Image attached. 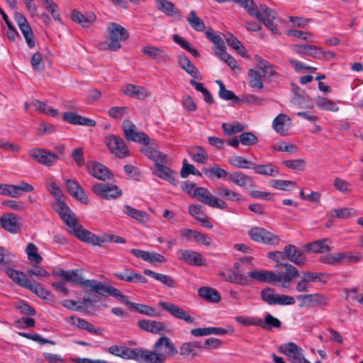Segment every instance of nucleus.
Segmentation results:
<instances>
[{
    "mask_svg": "<svg viewBox=\"0 0 363 363\" xmlns=\"http://www.w3.org/2000/svg\"><path fill=\"white\" fill-rule=\"evenodd\" d=\"M54 274L57 277H63L67 281H71L74 285H80L84 288H89L91 291L104 296H111L126 305L129 303L128 297L123 294L118 289L95 279L85 280L78 274L77 269L66 271L61 269L54 272Z\"/></svg>",
    "mask_w": 363,
    "mask_h": 363,
    "instance_id": "obj_1",
    "label": "nucleus"
},
{
    "mask_svg": "<svg viewBox=\"0 0 363 363\" xmlns=\"http://www.w3.org/2000/svg\"><path fill=\"white\" fill-rule=\"evenodd\" d=\"M177 353L178 350L170 338L160 337L152 350L140 347V363H165L168 358Z\"/></svg>",
    "mask_w": 363,
    "mask_h": 363,
    "instance_id": "obj_2",
    "label": "nucleus"
},
{
    "mask_svg": "<svg viewBox=\"0 0 363 363\" xmlns=\"http://www.w3.org/2000/svg\"><path fill=\"white\" fill-rule=\"evenodd\" d=\"M108 40L99 44L101 50H110L116 51L121 48V41L126 40L129 38L128 31L119 24L110 23L107 28Z\"/></svg>",
    "mask_w": 363,
    "mask_h": 363,
    "instance_id": "obj_3",
    "label": "nucleus"
},
{
    "mask_svg": "<svg viewBox=\"0 0 363 363\" xmlns=\"http://www.w3.org/2000/svg\"><path fill=\"white\" fill-rule=\"evenodd\" d=\"M194 196H196L200 202L209 206L210 207L221 210H224L228 207V204L225 201L213 196L205 187H197L194 189Z\"/></svg>",
    "mask_w": 363,
    "mask_h": 363,
    "instance_id": "obj_4",
    "label": "nucleus"
},
{
    "mask_svg": "<svg viewBox=\"0 0 363 363\" xmlns=\"http://www.w3.org/2000/svg\"><path fill=\"white\" fill-rule=\"evenodd\" d=\"M248 235L253 241L264 245H277L280 242L278 235L260 227L252 228L248 231Z\"/></svg>",
    "mask_w": 363,
    "mask_h": 363,
    "instance_id": "obj_5",
    "label": "nucleus"
},
{
    "mask_svg": "<svg viewBox=\"0 0 363 363\" xmlns=\"http://www.w3.org/2000/svg\"><path fill=\"white\" fill-rule=\"evenodd\" d=\"M28 155L38 163L46 167L54 165L59 160L57 154L45 148H32L28 150Z\"/></svg>",
    "mask_w": 363,
    "mask_h": 363,
    "instance_id": "obj_6",
    "label": "nucleus"
},
{
    "mask_svg": "<svg viewBox=\"0 0 363 363\" xmlns=\"http://www.w3.org/2000/svg\"><path fill=\"white\" fill-rule=\"evenodd\" d=\"M296 299L300 308H320L328 304V298L320 293L298 294Z\"/></svg>",
    "mask_w": 363,
    "mask_h": 363,
    "instance_id": "obj_7",
    "label": "nucleus"
},
{
    "mask_svg": "<svg viewBox=\"0 0 363 363\" xmlns=\"http://www.w3.org/2000/svg\"><path fill=\"white\" fill-rule=\"evenodd\" d=\"M105 143L110 152L118 158L129 156V151L124 140L119 136L110 135L106 137Z\"/></svg>",
    "mask_w": 363,
    "mask_h": 363,
    "instance_id": "obj_8",
    "label": "nucleus"
},
{
    "mask_svg": "<svg viewBox=\"0 0 363 363\" xmlns=\"http://www.w3.org/2000/svg\"><path fill=\"white\" fill-rule=\"evenodd\" d=\"M33 190L34 187L25 181L18 185L0 184V194L13 198H18L23 192H31Z\"/></svg>",
    "mask_w": 363,
    "mask_h": 363,
    "instance_id": "obj_9",
    "label": "nucleus"
},
{
    "mask_svg": "<svg viewBox=\"0 0 363 363\" xmlns=\"http://www.w3.org/2000/svg\"><path fill=\"white\" fill-rule=\"evenodd\" d=\"M92 191L96 196L105 199H116L122 194V191L116 185L104 183L94 184Z\"/></svg>",
    "mask_w": 363,
    "mask_h": 363,
    "instance_id": "obj_10",
    "label": "nucleus"
},
{
    "mask_svg": "<svg viewBox=\"0 0 363 363\" xmlns=\"http://www.w3.org/2000/svg\"><path fill=\"white\" fill-rule=\"evenodd\" d=\"M279 266L286 268L283 274H276L274 284H280L283 288H289L290 282L298 276V269L293 265L288 263H280Z\"/></svg>",
    "mask_w": 363,
    "mask_h": 363,
    "instance_id": "obj_11",
    "label": "nucleus"
},
{
    "mask_svg": "<svg viewBox=\"0 0 363 363\" xmlns=\"http://www.w3.org/2000/svg\"><path fill=\"white\" fill-rule=\"evenodd\" d=\"M110 354L125 359H133L140 362V347L129 348L125 346L112 345L108 347Z\"/></svg>",
    "mask_w": 363,
    "mask_h": 363,
    "instance_id": "obj_12",
    "label": "nucleus"
},
{
    "mask_svg": "<svg viewBox=\"0 0 363 363\" xmlns=\"http://www.w3.org/2000/svg\"><path fill=\"white\" fill-rule=\"evenodd\" d=\"M279 351L287 357L289 363H300L301 359H303L302 349L294 342L280 345Z\"/></svg>",
    "mask_w": 363,
    "mask_h": 363,
    "instance_id": "obj_13",
    "label": "nucleus"
},
{
    "mask_svg": "<svg viewBox=\"0 0 363 363\" xmlns=\"http://www.w3.org/2000/svg\"><path fill=\"white\" fill-rule=\"evenodd\" d=\"M160 306L170 315L178 319L184 320L187 323H191L194 319L182 308L169 302L160 301Z\"/></svg>",
    "mask_w": 363,
    "mask_h": 363,
    "instance_id": "obj_14",
    "label": "nucleus"
},
{
    "mask_svg": "<svg viewBox=\"0 0 363 363\" xmlns=\"http://www.w3.org/2000/svg\"><path fill=\"white\" fill-rule=\"evenodd\" d=\"M177 253L180 260L190 265H206V259L199 252L188 250H179Z\"/></svg>",
    "mask_w": 363,
    "mask_h": 363,
    "instance_id": "obj_15",
    "label": "nucleus"
},
{
    "mask_svg": "<svg viewBox=\"0 0 363 363\" xmlns=\"http://www.w3.org/2000/svg\"><path fill=\"white\" fill-rule=\"evenodd\" d=\"M66 186L69 194L82 204H88L89 199L84 190L74 179H67L66 181Z\"/></svg>",
    "mask_w": 363,
    "mask_h": 363,
    "instance_id": "obj_16",
    "label": "nucleus"
},
{
    "mask_svg": "<svg viewBox=\"0 0 363 363\" xmlns=\"http://www.w3.org/2000/svg\"><path fill=\"white\" fill-rule=\"evenodd\" d=\"M0 226L11 233H18L21 230L18 217L12 213L3 214L0 218Z\"/></svg>",
    "mask_w": 363,
    "mask_h": 363,
    "instance_id": "obj_17",
    "label": "nucleus"
},
{
    "mask_svg": "<svg viewBox=\"0 0 363 363\" xmlns=\"http://www.w3.org/2000/svg\"><path fill=\"white\" fill-rule=\"evenodd\" d=\"M228 181L245 189L255 187L256 184L253 178L241 172H233L229 174Z\"/></svg>",
    "mask_w": 363,
    "mask_h": 363,
    "instance_id": "obj_18",
    "label": "nucleus"
},
{
    "mask_svg": "<svg viewBox=\"0 0 363 363\" xmlns=\"http://www.w3.org/2000/svg\"><path fill=\"white\" fill-rule=\"evenodd\" d=\"M284 259L286 258L298 266H303L306 262V257L302 251L294 245L285 246L284 250Z\"/></svg>",
    "mask_w": 363,
    "mask_h": 363,
    "instance_id": "obj_19",
    "label": "nucleus"
},
{
    "mask_svg": "<svg viewBox=\"0 0 363 363\" xmlns=\"http://www.w3.org/2000/svg\"><path fill=\"white\" fill-rule=\"evenodd\" d=\"M143 55L159 62H165L170 60L169 55L162 49L152 45L144 46L141 49Z\"/></svg>",
    "mask_w": 363,
    "mask_h": 363,
    "instance_id": "obj_20",
    "label": "nucleus"
},
{
    "mask_svg": "<svg viewBox=\"0 0 363 363\" xmlns=\"http://www.w3.org/2000/svg\"><path fill=\"white\" fill-rule=\"evenodd\" d=\"M72 235L81 241L93 245L100 246L103 242H104V240H103V238H99L91 232L83 228L82 225L81 227L77 228V230L72 233Z\"/></svg>",
    "mask_w": 363,
    "mask_h": 363,
    "instance_id": "obj_21",
    "label": "nucleus"
},
{
    "mask_svg": "<svg viewBox=\"0 0 363 363\" xmlns=\"http://www.w3.org/2000/svg\"><path fill=\"white\" fill-rule=\"evenodd\" d=\"M72 235L81 241L93 245L100 246L103 242H104V240H103V238H99L91 232L83 228L82 225L81 227L77 228V230L72 233Z\"/></svg>",
    "mask_w": 363,
    "mask_h": 363,
    "instance_id": "obj_22",
    "label": "nucleus"
},
{
    "mask_svg": "<svg viewBox=\"0 0 363 363\" xmlns=\"http://www.w3.org/2000/svg\"><path fill=\"white\" fill-rule=\"evenodd\" d=\"M88 172L91 175L101 181L110 179L112 177L110 170L105 165L97 162H92L88 164Z\"/></svg>",
    "mask_w": 363,
    "mask_h": 363,
    "instance_id": "obj_23",
    "label": "nucleus"
},
{
    "mask_svg": "<svg viewBox=\"0 0 363 363\" xmlns=\"http://www.w3.org/2000/svg\"><path fill=\"white\" fill-rule=\"evenodd\" d=\"M113 276L119 280L128 282L145 284L147 281L144 276L128 268H125L122 272L113 273Z\"/></svg>",
    "mask_w": 363,
    "mask_h": 363,
    "instance_id": "obj_24",
    "label": "nucleus"
},
{
    "mask_svg": "<svg viewBox=\"0 0 363 363\" xmlns=\"http://www.w3.org/2000/svg\"><path fill=\"white\" fill-rule=\"evenodd\" d=\"M138 325L141 330L154 334H160L167 331L165 323L152 320H139Z\"/></svg>",
    "mask_w": 363,
    "mask_h": 363,
    "instance_id": "obj_25",
    "label": "nucleus"
},
{
    "mask_svg": "<svg viewBox=\"0 0 363 363\" xmlns=\"http://www.w3.org/2000/svg\"><path fill=\"white\" fill-rule=\"evenodd\" d=\"M167 163V162H160L155 165V174L158 177L169 182L173 185H176L177 173L172 170L169 167H167L165 165Z\"/></svg>",
    "mask_w": 363,
    "mask_h": 363,
    "instance_id": "obj_26",
    "label": "nucleus"
},
{
    "mask_svg": "<svg viewBox=\"0 0 363 363\" xmlns=\"http://www.w3.org/2000/svg\"><path fill=\"white\" fill-rule=\"evenodd\" d=\"M62 118L64 121L73 125H81L89 127H94L96 124L95 121L81 116L72 112L64 113Z\"/></svg>",
    "mask_w": 363,
    "mask_h": 363,
    "instance_id": "obj_27",
    "label": "nucleus"
},
{
    "mask_svg": "<svg viewBox=\"0 0 363 363\" xmlns=\"http://www.w3.org/2000/svg\"><path fill=\"white\" fill-rule=\"evenodd\" d=\"M248 276L253 281L261 283H269L274 284L276 273L268 270H252L248 272Z\"/></svg>",
    "mask_w": 363,
    "mask_h": 363,
    "instance_id": "obj_28",
    "label": "nucleus"
},
{
    "mask_svg": "<svg viewBox=\"0 0 363 363\" xmlns=\"http://www.w3.org/2000/svg\"><path fill=\"white\" fill-rule=\"evenodd\" d=\"M123 92L130 97L140 100L145 99L150 95V93L143 86L131 84L125 85L123 87Z\"/></svg>",
    "mask_w": 363,
    "mask_h": 363,
    "instance_id": "obj_29",
    "label": "nucleus"
},
{
    "mask_svg": "<svg viewBox=\"0 0 363 363\" xmlns=\"http://www.w3.org/2000/svg\"><path fill=\"white\" fill-rule=\"evenodd\" d=\"M215 192L223 199L232 202L240 203L243 200L241 194L222 185L218 186Z\"/></svg>",
    "mask_w": 363,
    "mask_h": 363,
    "instance_id": "obj_30",
    "label": "nucleus"
},
{
    "mask_svg": "<svg viewBox=\"0 0 363 363\" xmlns=\"http://www.w3.org/2000/svg\"><path fill=\"white\" fill-rule=\"evenodd\" d=\"M157 8L160 11L169 16H175L178 20L182 18L181 11L174 6L173 3L167 0H157Z\"/></svg>",
    "mask_w": 363,
    "mask_h": 363,
    "instance_id": "obj_31",
    "label": "nucleus"
},
{
    "mask_svg": "<svg viewBox=\"0 0 363 363\" xmlns=\"http://www.w3.org/2000/svg\"><path fill=\"white\" fill-rule=\"evenodd\" d=\"M201 347V342L198 341L184 342L180 347V354L184 358L194 359L197 356V350Z\"/></svg>",
    "mask_w": 363,
    "mask_h": 363,
    "instance_id": "obj_32",
    "label": "nucleus"
},
{
    "mask_svg": "<svg viewBox=\"0 0 363 363\" xmlns=\"http://www.w3.org/2000/svg\"><path fill=\"white\" fill-rule=\"evenodd\" d=\"M249 86L253 91H260L264 88L262 74L259 70L250 69L247 72Z\"/></svg>",
    "mask_w": 363,
    "mask_h": 363,
    "instance_id": "obj_33",
    "label": "nucleus"
},
{
    "mask_svg": "<svg viewBox=\"0 0 363 363\" xmlns=\"http://www.w3.org/2000/svg\"><path fill=\"white\" fill-rule=\"evenodd\" d=\"M141 152L150 160L155 162V165L160 162H167V155L162 152L155 150L152 147L145 145L141 148Z\"/></svg>",
    "mask_w": 363,
    "mask_h": 363,
    "instance_id": "obj_34",
    "label": "nucleus"
},
{
    "mask_svg": "<svg viewBox=\"0 0 363 363\" xmlns=\"http://www.w3.org/2000/svg\"><path fill=\"white\" fill-rule=\"evenodd\" d=\"M71 324L76 327L87 330L91 333L101 335L103 329L101 328H95L91 323H89L84 319L77 318L74 316L70 317Z\"/></svg>",
    "mask_w": 363,
    "mask_h": 363,
    "instance_id": "obj_35",
    "label": "nucleus"
},
{
    "mask_svg": "<svg viewBox=\"0 0 363 363\" xmlns=\"http://www.w3.org/2000/svg\"><path fill=\"white\" fill-rule=\"evenodd\" d=\"M330 242L328 239H323L307 244L304 247L307 252L325 253L331 250V247L329 246Z\"/></svg>",
    "mask_w": 363,
    "mask_h": 363,
    "instance_id": "obj_36",
    "label": "nucleus"
},
{
    "mask_svg": "<svg viewBox=\"0 0 363 363\" xmlns=\"http://www.w3.org/2000/svg\"><path fill=\"white\" fill-rule=\"evenodd\" d=\"M252 169L257 174L269 177H277L279 174V167L273 165L272 163L265 164H257L254 163Z\"/></svg>",
    "mask_w": 363,
    "mask_h": 363,
    "instance_id": "obj_37",
    "label": "nucleus"
},
{
    "mask_svg": "<svg viewBox=\"0 0 363 363\" xmlns=\"http://www.w3.org/2000/svg\"><path fill=\"white\" fill-rule=\"evenodd\" d=\"M7 275L18 285L26 289L30 280L28 278L26 273L11 269H6Z\"/></svg>",
    "mask_w": 363,
    "mask_h": 363,
    "instance_id": "obj_38",
    "label": "nucleus"
},
{
    "mask_svg": "<svg viewBox=\"0 0 363 363\" xmlns=\"http://www.w3.org/2000/svg\"><path fill=\"white\" fill-rule=\"evenodd\" d=\"M198 294L203 299L212 303H218L221 297L219 292L211 287L203 286L199 289Z\"/></svg>",
    "mask_w": 363,
    "mask_h": 363,
    "instance_id": "obj_39",
    "label": "nucleus"
},
{
    "mask_svg": "<svg viewBox=\"0 0 363 363\" xmlns=\"http://www.w3.org/2000/svg\"><path fill=\"white\" fill-rule=\"evenodd\" d=\"M123 212L140 223H146L149 220V216L145 211L136 209L128 205L124 206Z\"/></svg>",
    "mask_w": 363,
    "mask_h": 363,
    "instance_id": "obj_40",
    "label": "nucleus"
},
{
    "mask_svg": "<svg viewBox=\"0 0 363 363\" xmlns=\"http://www.w3.org/2000/svg\"><path fill=\"white\" fill-rule=\"evenodd\" d=\"M144 274L147 276L152 277L155 280L160 281L168 287L174 288L176 286V282L174 279L169 275L157 273L150 269H145Z\"/></svg>",
    "mask_w": 363,
    "mask_h": 363,
    "instance_id": "obj_41",
    "label": "nucleus"
},
{
    "mask_svg": "<svg viewBox=\"0 0 363 363\" xmlns=\"http://www.w3.org/2000/svg\"><path fill=\"white\" fill-rule=\"evenodd\" d=\"M179 64L184 70L194 78H199V69L192 64L190 60L185 55H181L179 56Z\"/></svg>",
    "mask_w": 363,
    "mask_h": 363,
    "instance_id": "obj_42",
    "label": "nucleus"
},
{
    "mask_svg": "<svg viewBox=\"0 0 363 363\" xmlns=\"http://www.w3.org/2000/svg\"><path fill=\"white\" fill-rule=\"evenodd\" d=\"M72 19L84 28H89L95 21L96 16L93 13H89L87 16L77 11H73L72 13Z\"/></svg>",
    "mask_w": 363,
    "mask_h": 363,
    "instance_id": "obj_43",
    "label": "nucleus"
},
{
    "mask_svg": "<svg viewBox=\"0 0 363 363\" xmlns=\"http://www.w3.org/2000/svg\"><path fill=\"white\" fill-rule=\"evenodd\" d=\"M127 306H128L130 308L141 314H145L152 317H157L159 315L156 310L152 306L136 303L132 301H129V303Z\"/></svg>",
    "mask_w": 363,
    "mask_h": 363,
    "instance_id": "obj_44",
    "label": "nucleus"
},
{
    "mask_svg": "<svg viewBox=\"0 0 363 363\" xmlns=\"http://www.w3.org/2000/svg\"><path fill=\"white\" fill-rule=\"evenodd\" d=\"M25 252L29 261L36 264L42 262L43 257L38 253V249L34 243L29 242L26 247Z\"/></svg>",
    "mask_w": 363,
    "mask_h": 363,
    "instance_id": "obj_45",
    "label": "nucleus"
},
{
    "mask_svg": "<svg viewBox=\"0 0 363 363\" xmlns=\"http://www.w3.org/2000/svg\"><path fill=\"white\" fill-rule=\"evenodd\" d=\"M186 21L189 25L196 31L201 32L205 29V23L196 13L194 10L190 11L186 18Z\"/></svg>",
    "mask_w": 363,
    "mask_h": 363,
    "instance_id": "obj_46",
    "label": "nucleus"
},
{
    "mask_svg": "<svg viewBox=\"0 0 363 363\" xmlns=\"http://www.w3.org/2000/svg\"><path fill=\"white\" fill-rule=\"evenodd\" d=\"M26 289L43 299H49L50 296H52L51 293L38 283H33L30 281Z\"/></svg>",
    "mask_w": 363,
    "mask_h": 363,
    "instance_id": "obj_47",
    "label": "nucleus"
},
{
    "mask_svg": "<svg viewBox=\"0 0 363 363\" xmlns=\"http://www.w3.org/2000/svg\"><path fill=\"white\" fill-rule=\"evenodd\" d=\"M259 69L262 72L263 78L269 82H272L278 75L274 66L269 62H262V67Z\"/></svg>",
    "mask_w": 363,
    "mask_h": 363,
    "instance_id": "obj_48",
    "label": "nucleus"
},
{
    "mask_svg": "<svg viewBox=\"0 0 363 363\" xmlns=\"http://www.w3.org/2000/svg\"><path fill=\"white\" fill-rule=\"evenodd\" d=\"M316 106L322 110L328 111L337 112L339 110V107L333 101L322 96L317 97Z\"/></svg>",
    "mask_w": 363,
    "mask_h": 363,
    "instance_id": "obj_49",
    "label": "nucleus"
},
{
    "mask_svg": "<svg viewBox=\"0 0 363 363\" xmlns=\"http://www.w3.org/2000/svg\"><path fill=\"white\" fill-rule=\"evenodd\" d=\"M228 162L235 167L248 169L253 167L254 163L241 156H232L228 159Z\"/></svg>",
    "mask_w": 363,
    "mask_h": 363,
    "instance_id": "obj_50",
    "label": "nucleus"
},
{
    "mask_svg": "<svg viewBox=\"0 0 363 363\" xmlns=\"http://www.w3.org/2000/svg\"><path fill=\"white\" fill-rule=\"evenodd\" d=\"M281 321L269 313H267L265 315L264 321H262L261 319V324H257V326H260L261 328L266 330H271L272 328H279L281 327Z\"/></svg>",
    "mask_w": 363,
    "mask_h": 363,
    "instance_id": "obj_51",
    "label": "nucleus"
},
{
    "mask_svg": "<svg viewBox=\"0 0 363 363\" xmlns=\"http://www.w3.org/2000/svg\"><path fill=\"white\" fill-rule=\"evenodd\" d=\"M286 121H290L291 119L284 113H279L273 121L272 126L275 131L281 135H285L286 130L284 128V123Z\"/></svg>",
    "mask_w": 363,
    "mask_h": 363,
    "instance_id": "obj_52",
    "label": "nucleus"
},
{
    "mask_svg": "<svg viewBox=\"0 0 363 363\" xmlns=\"http://www.w3.org/2000/svg\"><path fill=\"white\" fill-rule=\"evenodd\" d=\"M278 294L274 293L272 288L267 287L261 291L260 298L269 305H276Z\"/></svg>",
    "mask_w": 363,
    "mask_h": 363,
    "instance_id": "obj_53",
    "label": "nucleus"
},
{
    "mask_svg": "<svg viewBox=\"0 0 363 363\" xmlns=\"http://www.w3.org/2000/svg\"><path fill=\"white\" fill-rule=\"evenodd\" d=\"M227 44L235 49L242 56H245L246 54V50L242 45L240 41L232 34H228L225 37Z\"/></svg>",
    "mask_w": 363,
    "mask_h": 363,
    "instance_id": "obj_54",
    "label": "nucleus"
},
{
    "mask_svg": "<svg viewBox=\"0 0 363 363\" xmlns=\"http://www.w3.org/2000/svg\"><path fill=\"white\" fill-rule=\"evenodd\" d=\"M45 8L50 13L51 16L56 21H61L60 9L57 4L53 0H41Z\"/></svg>",
    "mask_w": 363,
    "mask_h": 363,
    "instance_id": "obj_55",
    "label": "nucleus"
},
{
    "mask_svg": "<svg viewBox=\"0 0 363 363\" xmlns=\"http://www.w3.org/2000/svg\"><path fill=\"white\" fill-rule=\"evenodd\" d=\"M18 27L26 39L28 46L30 48H33L35 45V41L34 39L33 33L29 23H28Z\"/></svg>",
    "mask_w": 363,
    "mask_h": 363,
    "instance_id": "obj_56",
    "label": "nucleus"
},
{
    "mask_svg": "<svg viewBox=\"0 0 363 363\" xmlns=\"http://www.w3.org/2000/svg\"><path fill=\"white\" fill-rule=\"evenodd\" d=\"M356 214L353 208H342L340 209H334L330 212V217L332 219L335 218L346 219L353 216Z\"/></svg>",
    "mask_w": 363,
    "mask_h": 363,
    "instance_id": "obj_57",
    "label": "nucleus"
},
{
    "mask_svg": "<svg viewBox=\"0 0 363 363\" xmlns=\"http://www.w3.org/2000/svg\"><path fill=\"white\" fill-rule=\"evenodd\" d=\"M66 225L69 228V233L72 234V233L77 230V228L81 227V224L78 222L75 214L73 212H71L68 215L65 216L62 218Z\"/></svg>",
    "mask_w": 363,
    "mask_h": 363,
    "instance_id": "obj_58",
    "label": "nucleus"
},
{
    "mask_svg": "<svg viewBox=\"0 0 363 363\" xmlns=\"http://www.w3.org/2000/svg\"><path fill=\"white\" fill-rule=\"evenodd\" d=\"M204 172L206 175L208 177H216L218 179H224L228 177L229 174L224 169L220 168L218 165H215L214 167L204 169Z\"/></svg>",
    "mask_w": 363,
    "mask_h": 363,
    "instance_id": "obj_59",
    "label": "nucleus"
},
{
    "mask_svg": "<svg viewBox=\"0 0 363 363\" xmlns=\"http://www.w3.org/2000/svg\"><path fill=\"white\" fill-rule=\"evenodd\" d=\"M311 280L306 273L303 272L301 279L297 281L296 285V291L298 293L308 292L311 289Z\"/></svg>",
    "mask_w": 363,
    "mask_h": 363,
    "instance_id": "obj_60",
    "label": "nucleus"
},
{
    "mask_svg": "<svg viewBox=\"0 0 363 363\" xmlns=\"http://www.w3.org/2000/svg\"><path fill=\"white\" fill-rule=\"evenodd\" d=\"M191 158L196 162L204 164L208 159L206 150L200 146L196 147L191 152Z\"/></svg>",
    "mask_w": 363,
    "mask_h": 363,
    "instance_id": "obj_61",
    "label": "nucleus"
},
{
    "mask_svg": "<svg viewBox=\"0 0 363 363\" xmlns=\"http://www.w3.org/2000/svg\"><path fill=\"white\" fill-rule=\"evenodd\" d=\"M242 145L245 146L254 145L258 143V138L252 132H244L239 136Z\"/></svg>",
    "mask_w": 363,
    "mask_h": 363,
    "instance_id": "obj_62",
    "label": "nucleus"
},
{
    "mask_svg": "<svg viewBox=\"0 0 363 363\" xmlns=\"http://www.w3.org/2000/svg\"><path fill=\"white\" fill-rule=\"evenodd\" d=\"M320 262L330 265H335L341 263L340 252L326 254L319 259Z\"/></svg>",
    "mask_w": 363,
    "mask_h": 363,
    "instance_id": "obj_63",
    "label": "nucleus"
},
{
    "mask_svg": "<svg viewBox=\"0 0 363 363\" xmlns=\"http://www.w3.org/2000/svg\"><path fill=\"white\" fill-rule=\"evenodd\" d=\"M282 163L286 167L294 170L302 171L306 167V161L303 159L284 160Z\"/></svg>",
    "mask_w": 363,
    "mask_h": 363,
    "instance_id": "obj_64",
    "label": "nucleus"
}]
</instances>
